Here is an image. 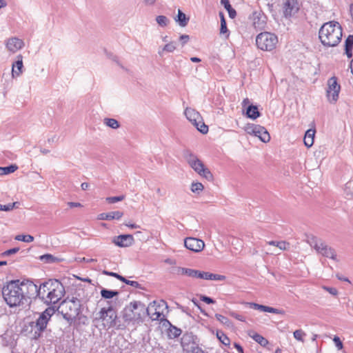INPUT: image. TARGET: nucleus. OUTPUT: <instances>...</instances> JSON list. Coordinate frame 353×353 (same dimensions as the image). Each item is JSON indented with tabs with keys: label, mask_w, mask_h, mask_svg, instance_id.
Listing matches in <instances>:
<instances>
[{
	"label": "nucleus",
	"mask_w": 353,
	"mask_h": 353,
	"mask_svg": "<svg viewBox=\"0 0 353 353\" xmlns=\"http://www.w3.org/2000/svg\"><path fill=\"white\" fill-rule=\"evenodd\" d=\"M225 279L226 277L224 275L210 273V280L225 281Z\"/></svg>",
	"instance_id": "8fccbe9b"
},
{
	"label": "nucleus",
	"mask_w": 353,
	"mask_h": 353,
	"mask_svg": "<svg viewBox=\"0 0 353 353\" xmlns=\"http://www.w3.org/2000/svg\"><path fill=\"white\" fill-rule=\"evenodd\" d=\"M65 292L63 285L57 280H49L37 286L38 296L47 305L58 303Z\"/></svg>",
	"instance_id": "f03ea898"
},
{
	"label": "nucleus",
	"mask_w": 353,
	"mask_h": 353,
	"mask_svg": "<svg viewBox=\"0 0 353 353\" xmlns=\"http://www.w3.org/2000/svg\"><path fill=\"white\" fill-rule=\"evenodd\" d=\"M250 101L249 100V99L248 98H245L243 99V101H242V106L243 108H245L246 106H248L250 105Z\"/></svg>",
	"instance_id": "69168bd1"
},
{
	"label": "nucleus",
	"mask_w": 353,
	"mask_h": 353,
	"mask_svg": "<svg viewBox=\"0 0 353 353\" xmlns=\"http://www.w3.org/2000/svg\"><path fill=\"white\" fill-rule=\"evenodd\" d=\"M185 246L187 249L195 252L201 251L204 246V242L199 239L193 237H188L184 241Z\"/></svg>",
	"instance_id": "dca6fc26"
},
{
	"label": "nucleus",
	"mask_w": 353,
	"mask_h": 353,
	"mask_svg": "<svg viewBox=\"0 0 353 353\" xmlns=\"http://www.w3.org/2000/svg\"><path fill=\"white\" fill-rule=\"evenodd\" d=\"M219 16L221 17V28L220 33L222 34H225L228 32V28L226 26V22L224 18V15L222 12L219 13Z\"/></svg>",
	"instance_id": "c03bdc74"
},
{
	"label": "nucleus",
	"mask_w": 353,
	"mask_h": 353,
	"mask_svg": "<svg viewBox=\"0 0 353 353\" xmlns=\"http://www.w3.org/2000/svg\"><path fill=\"white\" fill-rule=\"evenodd\" d=\"M217 339L219 341L225 346H230V339L225 334V333L221 330H217L216 333Z\"/></svg>",
	"instance_id": "473e14b6"
},
{
	"label": "nucleus",
	"mask_w": 353,
	"mask_h": 353,
	"mask_svg": "<svg viewBox=\"0 0 353 353\" xmlns=\"http://www.w3.org/2000/svg\"><path fill=\"white\" fill-rule=\"evenodd\" d=\"M344 196L348 200L353 199V188L350 183H346L344 188Z\"/></svg>",
	"instance_id": "58836bf2"
},
{
	"label": "nucleus",
	"mask_w": 353,
	"mask_h": 353,
	"mask_svg": "<svg viewBox=\"0 0 353 353\" xmlns=\"http://www.w3.org/2000/svg\"><path fill=\"white\" fill-rule=\"evenodd\" d=\"M5 45L7 50L14 54L21 50L24 47L25 43L22 39L14 37L6 39Z\"/></svg>",
	"instance_id": "2eb2a0df"
},
{
	"label": "nucleus",
	"mask_w": 353,
	"mask_h": 353,
	"mask_svg": "<svg viewBox=\"0 0 353 353\" xmlns=\"http://www.w3.org/2000/svg\"><path fill=\"white\" fill-rule=\"evenodd\" d=\"M59 309L63 318L72 323L81 313V303L77 297H68L61 302Z\"/></svg>",
	"instance_id": "20e7f679"
},
{
	"label": "nucleus",
	"mask_w": 353,
	"mask_h": 353,
	"mask_svg": "<svg viewBox=\"0 0 353 353\" xmlns=\"http://www.w3.org/2000/svg\"><path fill=\"white\" fill-rule=\"evenodd\" d=\"M176 49V43L175 41H170L165 43L163 46H160L158 49V54L159 56L163 57L166 53H172Z\"/></svg>",
	"instance_id": "412c9836"
},
{
	"label": "nucleus",
	"mask_w": 353,
	"mask_h": 353,
	"mask_svg": "<svg viewBox=\"0 0 353 353\" xmlns=\"http://www.w3.org/2000/svg\"><path fill=\"white\" fill-rule=\"evenodd\" d=\"M127 227L130 228L132 229L139 228V225L134 224V223H125V224Z\"/></svg>",
	"instance_id": "338daca9"
},
{
	"label": "nucleus",
	"mask_w": 353,
	"mask_h": 353,
	"mask_svg": "<svg viewBox=\"0 0 353 353\" xmlns=\"http://www.w3.org/2000/svg\"><path fill=\"white\" fill-rule=\"evenodd\" d=\"M110 274L112 276H114V277L117 278V279H119V280L123 281V283H125L128 285H130L132 287L139 288L140 285V284L137 281L128 280L125 278H124L123 276L118 274L117 273V274Z\"/></svg>",
	"instance_id": "2f4dec72"
},
{
	"label": "nucleus",
	"mask_w": 353,
	"mask_h": 353,
	"mask_svg": "<svg viewBox=\"0 0 353 353\" xmlns=\"http://www.w3.org/2000/svg\"><path fill=\"white\" fill-rule=\"evenodd\" d=\"M322 288L333 296H337L339 294L337 289L335 288L323 285L322 286Z\"/></svg>",
	"instance_id": "de8ad7c7"
},
{
	"label": "nucleus",
	"mask_w": 353,
	"mask_h": 353,
	"mask_svg": "<svg viewBox=\"0 0 353 353\" xmlns=\"http://www.w3.org/2000/svg\"><path fill=\"white\" fill-rule=\"evenodd\" d=\"M156 1L157 0H143V2L146 6H153Z\"/></svg>",
	"instance_id": "0e129e2a"
},
{
	"label": "nucleus",
	"mask_w": 353,
	"mask_h": 353,
	"mask_svg": "<svg viewBox=\"0 0 353 353\" xmlns=\"http://www.w3.org/2000/svg\"><path fill=\"white\" fill-rule=\"evenodd\" d=\"M14 239L17 241H23L26 243H30L34 241V237L30 234H27V235L19 234V235H17Z\"/></svg>",
	"instance_id": "a19ab883"
},
{
	"label": "nucleus",
	"mask_w": 353,
	"mask_h": 353,
	"mask_svg": "<svg viewBox=\"0 0 353 353\" xmlns=\"http://www.w3.org/2000/svg\"><path fill=\"white\" fill-rule=\"evenodd\" d=\"M353 35H349L345 42V51L348 58L352 57Z\"/></svg>",
	"instance_id": "bb28decb"
},
{
	"label": "nucleus",
	"mask_w": 353,
	"mask_h": 353,
	"mask_svg": "<svg viewBox=\"0 0 353 353\" xmlns=\"http://www.w3.org/2000/svg\"><path fill=\"white\" fill-rule=\"evenodd\" d=\"M117 315L111 307L101 308L99 312V319L102 320L105 327H111L115 325Z\"/></svg>",
	"instance_id": "4468645a"
},
{
	"label": "nucleus",
	"mask_w": 353,
	"mask_h": 353,
	"mask_svg": "<svg viewBox=\"0 0 353 353\" xmlns=\"http://www.w3.org/2000/svg\"><path fill=\"white\" fill-rule=\"evenodd\" d=\"M119 292L117 291L110 290L105 288L101 290V296L106 299H112L113 296H117Z\"/></svg>",
	"instance_id": "e433bc0d"
},
{
	"label": "nucleus",
	"mask_w": 353,
	"mask_h": 353,
	"mask_svg": "<svg viewBox=\"0 0 353 353\" xmlns=\"http://www.w3.org/2000/svg\"><path fill=\"white\" fill-rule=\"evenodd\" d=\"M185 159L189 165L201 176L204 177L208 181L213 179V175L208 168H205L202 161L196 155L190 151H186L184 154Z\"/></svg>",
	"instance_id": "423d86ee"
},
{
	"label": "nucleus",
	"mask_w": 353,
	"mask_h": 353,
	"mask_svg": "<svg viewBox=\"0 0 353 353\" xmlns=\"http://www.w3.org/2000/svg\"><path fill=\"white\" fill-rule=\"evenodd\" d=\"M113 243L119 247H128L134 243V238L131 234H122L115 237Z\"/></svg>",
	"instance_id": "aec40b11"
},
{
	"label": "nucleus",
	"mask_w": 353,
	"mask_h": 353,
	"mask_svg": "<svg viewBox=\"0 0 353 353\" xmlns=\"http://www.w3.org/2000/svg\"><path fill=\"white\" fill-rule=\"evenodd\" d=\"M23 56L18 54L17 56V60L13 62L12 65V77L14 79L20 77L23 73Z\"/></svg>",
	"instance_id": "6ab92c4d"
},
{
	"label": "nucleus",
	"mask_w": 353,
	"mask_h": 353,
	"mask_svg": "<svg viewBox=\"0 0 353 353\" xmlns=\"http://www.w3.org/2000/svg\"><path fill=\"white\" fill-rule=\"evenodd\" d=\"M310 244L319 254H321L324 257L331 259L335 261H338L335 250L329 246L322 240L316 237H312L310 241Z\"/></svg>",
	"instance_id": "0eeeda50"
},
{
	"label": "nucleus",
	"mask_w": 353,
	"mask_h": 353,
	"mask_svg": "<svg viewBox=\"0 0 353 353\" xmlns=\"http://www.w3.org/2000/svg\"><path fill=\"white\" fill-rule=\"evenodd\" d=\"M168 308L167 303L163 300L154 301L146 307L145 314L152 321H162L164 319V310Z\"/></svg>",
	"instance_id": "1a4fd4ad"
},
{
	"label": "nucleus",
	"mask_w": 353,
	"mask_h": 353,
	"mask_svg": "<svg viewBox=\"0 0 353 353\" xmlns=\"http://www.w3.org/2000/svg\"><path fill=\"white\" fill-rule=\"evenodd\" d=\"M267 244L273 245L278 248L279 250H285L289 248L290 244L285 241H268Z\"/></svg>",
	"instance_id": "c756f323"
},
{
	"label": "nucleus",
	"mask_w": 353,
	"mask_h": 353,
	"mask_svg": "<svg viewBox=\"0 0 353 353\" xmlns=\"http://www.w3.org/2000/svg\"><path fill=\"white\" fill-rule=\"evenodd\" d=\"M125 199V196L123 195L119 196H110L106 198V201L110 203H114L116 202L121 201Z\"/></svg>",
	"instance_id": "49530a36"
},
{
	"label": "nucleus",
	"mask_w": 353,
	"mask_h": 353,
	"mask_svg": "<svg viewBox=\"0 0 353 353\" xmlns=\"http://www.w3.org/2000/svg\"><path fill=\"white\" fill-rule=\"evenodd\" d=\"M52 315V310H46L36 321V327L39 331H43L47 326L48 321Z\"/></svg>",
	"instance_id": "a211bd4d"
},
{
	"label": "nucleus",
	"mask_w": 353,
	"mask_h": 353,
	"mask_svg": "<svg viewBox=\"0 0 353 353\" xmlns=\"http://www.w3.org/2000/svg\"><path fill=\"white\" fill-rule=\"evenodd\" d=\"M196 337L192 332L185 333L181 339V344L183 350L187 353L202 352L201 350L196 343Z\"/></svg>",
	"instance_id": "f8f14e48"
},
{
	"label": "nucleus",
	"mask_w": 353,
	"mask_h": 353,
	"mask_svg": "<svg viewBox=\"0 0 353 353\" xmlns=\"http://www.w3.org/2000/svg\"><path fill=\"white\" fill-rule=\"evenodd\" d=\"M39 259L44 262V263H55V262H57L59 261V259L54 256L53 255L50 254H43V255H41L40 257H39Z\"/></svg>",
	"instance_id": "4c0bfd02"
},
{
	"label": "nucleus",
	"mask_w": 353,
	"mask_h": 353,
	"mask_svg": "<svg viewBox=\"0 0 353 353\" xmlns=\"http://www.w3.org/2000/svg\"><path fill=\"white\" fill-rule=\"evenodd\" d=\"M246 116L253 120L260 117V112L256 105H250L246 109Z\"/></svg>",
	"instance_id": "a878e982"
},
{
	"label": "nucleus",
	"mask_w": 353,
	"mask_h": 353,
	"mask_svg": "<svg viewBox=\"0 0 353 353\" xmlns=\"http://www.w3.org/2000/svg\"><path fill=\"white\" fill-rule=\"evenodd\" d=\"M103 123L108 127L112 129H117L120 127L119 121L115 119L105 118L103 119Z\"/></svg>",
	"instance_id": "72a5a7b5"
},
{
	"label": "nucleus",
	"mask_w": 353,
	"mask_h": 353,
	"mask_svg": "<svg viewBox=\"0 0 353 353\" xmlns=\"http://www.w3.org/2000/svg\"><path fill=\"white\" fill-rule=\"evenodd\" d=\"M246 304H247L248 305H249L250 308H252V309H254V310H261V305H259V304H258V303H246Z\"/></svg>",
	"instance_id": "13d9d810"
},
{
	"label": "nucleus",
	"mask_w": 353,
	"mask_h": 353,
	"mask_svg": "<svg viewBox=\"0 0 353 353\" xmlns=\"http://www.w3.org/2000/svg\"><path fill=\"white\" fill-rule=\"evenodd\" d=\"M68 205L70 208H79L82 207V205L80 203L78 202H68Z\"/></svg>",
	"instance_id": "680f3d73"
},
{
	"label": "nucleus",
	"mask_w": 353,
	"mask_h": 353,
	"mask_svg": "<svg viewBox=\"0 0 353 353\" xmlns=\"http://www.w3.org/2000/svg\"><path fill=\"white\" fill-rule=\"evenodd\" d=\"M260 311L273 314H282L283 312L279 309L261 305Z\"/></svg>",
	"instance_id": "37998d69"
},
{
	"label": "nucleus",
	"mask_w": 353,
	"mask_h": 353,
	"mask_svg": "<svg viewBox=\"0 0 353 353\" xmlns=\"http://www.w3.org/2000/svg\"><path fill=\"white\" fill-rule=\"evenodd\" d=\"M190 40V37L187 34H182L179 37V41H181V46H185Z\"/></svg>",
	"instance_id": "864d4df0"
},
{
	"label": "nucleus",
	"mask_w": 353,
	"mask_h": 353,
	"mask_svg": "<svg viewBox=\"0 0 353 353\" xmlns=\"http://www.w3.org/2000/svg\"><path fill=\"white\" fill-rule=\"evenodd\" d=\"M227 10L228 12V14H229V16L230 18L233 19L235 17L236 12V10L232 8V7H231V8H229Z\"/></svg>",
	"instance_id": "052dcab7"
},
{
	"label": "nucleus",
	"mask_w": 353,
	"mask_h": 353,
	"mask_svg": "<svg viewBox=\"0 0 353 353\" xmlns=\"http://www.w3.org/2000/svg\"><path fill=\"white\" fill-rule=\"evenodd\" d=\"M199 270L177 267L175 268V273L178 275H186L192 278L199 277Z\"/></svg>",
	"instance_id": "4be33fe9"
},
{
	"label": "nucleus",
	"mask_w": 353,
	"mask_h": 353,
	"mask_svg": "<svg viewBox=\"0 0 353 353\" xmlns=\"http://www.w3.org/2000/svg\"><path fill=\"white\" fill-rule=\"evenodd\" d=\"M234 347L236 349V350L239 353H243V349L242 346L241 345H239V343H235L234 344Z\"/></svg>",
	"instance_id": "e2e57ef3"
},
{
	"label": "nucleus",
	"mask_w": 353,
	"mask_h": 353,
	"mask_svg": "<svg viewBox=\"0 0 353 353\" xmlns=\"http://www.w3.org/2000/svg\"><path fill=\"white\" fill-rule=\"evenodd\" d=\"M175 21L179 24L180 26L185 27L188 23L189 18H188L181 10H178V14L175 18Z\"/></svg>",
	"instance_id": "c85d7f7f"
},
{
	"label": "nucleus",
	"mask_w": 353,
	"mask_h": 353,
	"mask_svg": "<svg viewBox=\"0 0 353 353\" xmlns=\"http://www.w3.org/2000/svg\"><path fill=\"white\" fill-rule=\"evenodd\" d=\"M165 263L169 265H174L176 263V261L172 259H166L165 260Z\"/></svg>",
	"instance_id": "774afa93"
},
{
	"label": "nucleus",
	"mask_w": 353,
	"mask_h": 353,
	"mask_svg": "<svg viewBox=\"0 0 353 353\" xmlns=\"http://www.w3.org/2000/svg\"><path fill=\"white\" fill-rule=\"evenodd\" d=\"M201 300L208 304L214 303V301L211 299L210 297L206 296H201Z\"/></svg>",
	"instance_id": "4d7b16f0"
},
{
	"label": "nucleus",
	"mask_w": 353,
	"mask_h": 353,
	"mask_svg": "<svg viewBox=\"0 0 353 353\" xmlns=\"http://www.w3.org/2000/svg\"><path fill=\"white\" fill-rule=\"evenodd\" d=\"M221 3L224 6L226 10L231 8L232 6L230 3L229 0H221Z\"/></svg>",
	"instance_id": "bf43d9fd"
},
{
	"label": "nucleus",
	"mask_w": 353,
	"mask_h": 353,
	"mask_svg": "<svg viewBox=\"0 0 353 353\" xmlns=\"http://www.w3.org/2000/svg\"><path fill=\"white\" fill-rule=\"evenodd\" d=\"M156 21L161 27L167 26L170 22L168 18L164 15L157 16L156 17Z\"/></svg>",
	"instance_id": "ea45409f"
},
{
	"label": "nucleus",
	"mask_w": 353,
	"mask_h": 353,
	"mask_svg": "<svg viewBox=\"0 0 353 353\" xmlns=\"http://www.w3.org/2000/svg\"><path fill=\"white\" fill-rule=\"evenodd\" d=\"M17 203H9L8 205H2L1 210L10 211L13 210Z\"/></svg>",
	"instance_id": "5fc2aeb1"
},
{
	"label": "nucleus",
	"mask_w": 353,
	"mask_h": 353,
	"mask_svg": "<svg viewBox=\"0 0 353 353\" xmlns=\"http://www.w3.org/2000/svg\"><path fill=\"white\" fill-rule=\"evenodd\" d=\"M215 317L222 324L228 327H230L232 325L230 321L227 317L219 314H216Z\"/></svg>",
	"instance_id": "79ce46f5"
},
{
	"label": "nucleus",
	"mask_w": 353,
	"mask_h": 353,
	"mask_svg": "<svg viewBox=\"0 0 353 353\" xmlns=\"http://www.w3.org/2000/svg\"><path fill=\"white\" fill-rule=\"evenodd\" d=\"M19 248H14L8 250L1 254V256H8L11 254L17 253L19 252Z\"/></svg>",
	"instance_id": "09e8293b"
},
{
	"label": "nucleus",
	"mask_w": 353,
	"mask_h": 353,
	"mask_svg": "<svg viewBox=\"0 0 353 353\" xmlns=\"http://www.w3.org/2000/svg\"><path fill=\"white\" fill-rule=\"evenodd\" d=\"M333 341L338 350H341L343 348V343L339 336H335L333 339Z\"/></svg>",
	"instance_id": "3c124183"
},
{
	"label": "nucleus",
	"mask_w": 353,
	"mask_h": 353,
	"mask_svg": "<svg viewBox=\"0 0 353 353\" xmlns=\"http://www.w3.org/2000/svg\"><path fill=\"white\" fill-rule=\"evenodd\" d=\"M294 337L299 341L303 342V337L306 335V334L302 330H296L293 333Z\"/></svg>",
	"instance_id": "a18cd8bd"
},
{
	"label": "nucleus",
	"mask_w": 353,
	"mask_h": 353,
	"mask_svg": "<svg viewBox=\"0 0 353 353\" xmlns=\"http://www.w3.org/2000/svg\"><path fill=\"white\" fill-rule=\"evenodd\" d=\"M230 316H232V317H234V319H236L240 321L244 322L245 321V319L243 316L238 314L235 312H230Z\"/></svg>",
	"instance_id": "6e6d98bb"
},
{
	"label": "nucleus",
	"mask_w": 353,
	"mask_h": 353,
	"mask_svg": "<svg viewBox=\"0 0 353 353\" xmlns=\"http://www.w3.org/2000/svg\"><path fill=\"white\" fill-rule=\"evenodd\" d=\"M315 130L309 129L306 131L304 137V144L307 148H310L314 143Z\"/></svg>",
	"instance_id": "393cba45"
},
{
	"label": "nucleus",
	"mask_w": 353,
	"mask_h": 353,
	"mask_svg": "<svg viewBox=\"0 0 353 353\" xmlns=\"http://www.w3.org/2000/svg\"><path fill=\"white\" fill-rule=\"evenodd\" d=\"M277 43V37L268 32L260 33L256 38V44L262 50L271 51L275 48Z\"/></svg>",
	"instance_id": "6e6552de"
},
{
	"label": "nucleus",
	"mask_w": 353,
	"mask_h": 353,
	"mask_svg": "<svg viewBox=\"0 0 353 353\" xmlns=\"http://www.w3.org/2000/svg\"><path fill=\"white\" fill-rule=\"evenodd\" d=\"M342 36V28L336 21L325 23L319 31V39L325 47L338 46L341 41Z\"/></svg>",
	"instance_id": "7ed1b4c3"
},
{
	"label": "nucleus",
	"mask_w": 353,
	"mask_h": 353,
	"mask_svg": "<svg viewBox=\"0 0 353 353\" xmlns=\"http://www.w3.org/2000/svg\"><path fill=\"white\" fill-rule=\"evenodd\" d=\"M123 215V213L120 211H114L110 212L108 213H101L99 214L98 219L99 220H113V219H120Z\"/></svg>",
	"instance_id": "5701e85b"
},
{
	"label": "nucleus",
	"mask_w": 353,
	"mask_h": 353,
	"mask_svg": "<svg viewBox=\"0 0 353 353\" xmlns=\"http://www.w3.org/2000/svg\"><path fill=\"white\" fill-rule=\"evenodd\" d=\"M204 189V186L201 183L199 182H192L190 186L191 191L194 193L199 194H201Z\"/></svg>",
	"instance_id": "c9c22d12"
},
{
	"label": "nucleus",
	"mask_w": 353,
	"mask_h": 353,
	"mask_svg": "<svg viewBox=\"0 0 353 353\" xmlns=\"http://www.w3.org/2000/svg\"><path fill=\"white\" fill-rule=\"evenodd\" d=\"M341 86L337 82V79L335 77L330 78L327 81V88L326 90V97L327 101L331 103H335L338 99Z\"/></svg>",
	"instance_id": "ddd939ff"
},
{
	"label": "nucleus",
	"mask_w": 353,
	"mask_h": 353,
	"mask_svg": "<svg viewBox=\"0 0 353 353\" xmlns=\"http://www.w3.org/2000/svg\"><path fill=\"white\" fill-rule=\"evenodd\" d=\"M146 307L141 301L131 302L123 310V319L125 322L139 323L143 322Z\"/></svg>",
	"instance_id": "39448f33"
},
{
	"label": "nucleus",
	"mask_w": 353,
	"mask_h": 353,
	"mask_svg": "<svg viewBox=\"0 0 353 353\" xmlns=\"http://www.w3.org/2000/svg\"><path fill=\"white\" fill-rule=\"evenodd\" d=\"M18 169L17 165H10L7 167H0V176L6 175L10 173H13Z\"/></svg>",
	"instance_id": "f704fd0d"
},
{
	"label": "nucleus",
	"mask_w": 353,
	"mask_h": 353,
	"mask_svg": "<svg viewBox=\"0 0 353 353\" xmlns=\"http://www.w3.org/2000/svg\"><path fill=\"white\" fill-rule=\"evenodd\" d=\"M243 130L246 133L257 137L263 143H268L270 140V136L267 130L260 125L248 123L244 126Z\"/></svg>",
	"instance_id": "9b49d317"
},
{
	"label": "nucleus",
	"mask_w": 353,
	"mask_h": 353,
	"mask_svg": "<svg viewBox=\"0 0 353 353\" xmlns=\"http://www.w3.org/2000/svg\"><path fill=\"white\" fill-rule=\"evenodd\" d=\"M265 17L259 12H254L252 15V23L256 29H263L265 27Z\"/></svg>",
	"instance_id": "b1692460"
},
{
	"label": "nucleus",
	"mask_w": 353,
	"mask_h": 353,
	"mask_svg": "<svg viewBox=\"0 0 353 353\" xmlns=\"http://www.w3.org/2000/svg\"><path fill=\"white\" fill-rule=\"evenodd\" d=\"M185 115L187 119L202 134L208 132V126L205 124L203 119L199 112L196 110L187 108L185 110Z\"/></svg>",
	"instance_id": "9d476101"
},
{
	"label": "nucleus",
	"mask_w": 353,
	"mask_h": 353,
	"mask_svg": "<svg viewBox=\"0 0 353 353\" xmlns=\"http://www.w3.org/2000/svg\"><path fill=\"white\" fill-rule=\"evenodd\" d=\"M36 293L37 285L30 281H11L2 289L3 297L10 307L23 305Z\"/></svg>",
	"instance_id": "f257e3e1"
},
{
	"label": "nucleus",
	"mask_w": 353,
	"mask_h": 353,
	"mask_svg": "<svg viewBox=\"0 0 353 353\" xmlns=\"http://www.w3.org/2000/svg\"><path fill=\"white\" fill-rule=\"evenodd\" d=\"M210 272H199V277L198 279H205V280H210Z\"/></svg>",
	"instance_id": "603ef678"
},
{
	"label": "nucleus",
	"mask_w": 353,
	"mask_h": 353,
	"mask_svg": "<svg viewBox=\"0 0 353 353\" xmlns=\"http://www.w3.org/2000/svg\"><path fill=\"white\" fill-rule=\"evenodd\" d=\"M283 15L288 18L295 14L299 10L296 0H287L283 4Z\"/></svg>",
	"instance_id": "f3484780"
},
{
	"label": "nucleus",
	"mask_w": 353,
	"mask_h": 353,
	"mask_svg": "<svg viewBox=\"0 0 353 353\" xmlns=\"http://www.w3.org/2000/svg\"><path fill=\"white\" fill-rule=\"evenodd\" d=\"M248 335L263 347H265L268 344V340L257 333L249 332Z\"/></svg>",
	"instance_id": "cd10ccee"
},
{
	"label": "nucleus",
	"mask_w": 353,
	"mask_h": 353,
	"mask_svg": "<svg viewBox=\"0 0 353 353\" xmlns=\"http://www.w3.org/2000/svg\"><path fill=\"white\" fill-rule=\"evenodd\" d=\"M181 334V330L172 325L168 330V336L170 339H175L179 336Z\"/></svg>",
	"instance_id": "7c9ffc66"
}]
</instances>
